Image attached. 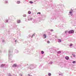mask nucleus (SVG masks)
<instances>
[{
    "instance_id": "14",
    "label": "nucleus",
    "mask_w": 76,
    "mask_h": 76,
    "mask_svg": "<svg viewBox=\"0 0 76 76\" xmlns=\"http://www.w3.org/2000/svg\"><path fill=\"white\" fill-rule=\"evenodd\" d=\"M48 76H51V74L50 73H49L48 75Z\"/></svg>"
},
{
    "instance_id": "8",
    "label": "nucleus",
    "mask_w": 76,
    "mask_h": 76,
    "mask_svg": "<svg viewBox=\"0 0 76 76\" xmlns=\"http://www.w3.org/2000/svg\"><path fill=\"white\" fill-rule=\"evenodd\" d=\"M16 66H17L16 64H14L13 65V67H16Z\"/></svg>"
},
{
    "instance_id": "7",
    "label": "nucleus",
    "mask_w": 76,
    "mask_h": 76,
    "mask_svg": "<svg viewBox=\"0 0 76 76\" xmlns=\"http://www.w3.org/2000/svg\"><path fill=\"white\" fill-rule=\"evenodd\" d=\"M23 17H26V14H24L23 15Z\"/></svg>"
},
{
    "instance_id": "6",
    "label": "nucleus",
    "mask_w": 76,
    "mask_h": 76,
    "mask_svg": "<svg viewBox=\"0 0 76 76\" xmlns=\"http://www.w3.org/2000/svg\"><path fill=\"white\" fill-rule=\"evenodd\" d=\"M20 3V1H18L17 2V4H19Z\"/></svg>"
},
{
    "instance_id": "24",
    "label": "nucleus",
    "mask_w": 76,
    "mask_h": 76,
    "mask_svg": "<svg viewBox=\"0 0 76 76\" xmlns=\"http://www.w3.org/2000/svg\"><path fill=\"white\" fill-rule=\"evenodd\" d=\"M15 42H16V40H15Z\"/></svg>"
},
{
    "instance_id": "15",
    "label": "nucleus",
    "mask_w": 76,
    "mask_h": 76,
    "mask_svg": "<svg viewBox=\"0 0 76 76\" xmlns=\"http://www.w3.org/2000/svg\"><path fill=\"white\" fill-rule=\"evenodd\" d=\"M72 45V44H70V45H69V46H70V47H71V46H72V45Z\"/></svg>"
},
{
    "instance_id": "26",
    "label": "nucleus",
    "mask_w": 76,
    "mask_h": 76,
    "mask_svg": "<svg viewBox=\"0 0 76 76\" xmlns=\"http://www.w3.org/2000/svg\"><path fill=\"white\" fill-rule=\"evenodd\" d=\"M72 15H73V14H72Z\"/></svg>"
},
{
    "instance_id": "13",
    "label": "nucleus",
    "mask_w": 76,
    "mask_h": 76,
    "mask_svg": "<svg viewBox=\"0 0 76 76\" xmlns=\"http://www.w3.org/2000/svg\"><path fill=\"white\" fill-rule=\"evenodd\" d=\"M41 54H44V52L43 51H42L41 52Z\"/></svg>"
},
{
    "instance_id": "2",
    "label": "nucleus",
    "mask_w": 76,
    "mask_h": 76,
    "mask_svg": "<svg viewBox=\"0 0 76 76\" xmlns=\"http://www.w3.org/2000/svg\"><path fill=\"white\" fill-rule=\"evenodd\" d=\"M65 58L66 60H69V57L68 56H66L65 57Z\"/></svg>"
},
{
    "instance_id": "1",
    "label": "nucleus",
    "mask_w": 76,
    "mask_h": 76,
    "mask_svg": "<svg viewBox=\"0 0 76 76\" xmlns=\"http://www.w3.org/2000/svg\"><path fill=\"white\" fill-rule=\"evenodd\" d=\"M74 33V31L73 30H71L69 31L68 33L69 34H73Z\"/></svg>"
},
{
    "instance_id": "18",
    "label": "nucleus",
    "mask_w": 76,
    "mask_h": 76,
    "mask_svg": "<svg viewBox=\"0 0 76 76\" xmlns=\"http://www.w3.org/2000/svg\"><path fill=\"white\" fill-rule=\"evenodd\" d=\"M5 3H8V1H5Z\"/></svg>"
},
{
    "instance_id": "12",
    "label": "nucleus",
    "mask_w": 76,
    "mask_h": 76,
    "mask_svg": "<svg viewBox=\"0 0 76 76\" xmlns=\"http://www.w3.org/2000/svg\"><path fill=\"white\" fill-rule=\"evenodd\" d=\"M29 2L30 3H31V4L33 3V2H32V1H30Z\"/></svg>"
},
{
    "instance_id": "25",
    "label": "nucleus",
    "mask_w": 76,
    "mask_h": 76,
    "mask_svg": "<svg viewBox=\"0 0 76 76\" xmlns=\"http://www.w3.org/2000/svg\"><path fill=\"white\" fill-rule=\"evenodd\" d=\"M71 58H72V56H71Z\"/></svg>"
},
{
    "instance_id": "21",
    "label": "nucleus",
    "mask_w": 76,
    "mask_h": 76,
    "mask_svg": "<svg viewBox=\"0 0 76 76\" xmlns=\"http://www.w3.org/2000/svg\"><path fill=\"white\" fill-rule=\"evenodd\" d=\"M47 42L48 43H50V41H48Z\"/></svg>"
},
{
    "instance_id": "17",
    "label": "nucleus",
    "mask_w": 76,
    "mask_h": 76,
    "mask_svg": "<svg viewBox=\"0 0 76 76\" xmlns=\"http://www.w3.org/2000/svg\"><path fill=\"white\" fill-rule=\"evenodd\" d=\"M8 76H11V75L10 74H9Z\"/></svg>"
},
{
    "instance_id": "9",
    "label": "nucleus",
    "mask_w": 76,
    "mask_h": 76,
    "mask_svg": "<svg viewBox=\"0 0 76 76\" xmlns=\"http://www.w3.org/2000/svg\"><path fill=\"white\" fill-rule=\"evenodd\" d=\"M61 42V39H59L58 40V42Z\"/></svg>"
},
{
    "instance_id": "23",
    "label": "nucleus",
    "mask_w": 76,
    "mask_h": 76,
    "mask_svg": "<svg viewBox=\"0 0 76 76\" xmlns=\"http://www.w3.org/2000/svg\"><path fill=\"white\" fill-rule=\"evenodd\" d=\"M32 18H31V19H30V20H32Z\"/></svg>"
},
{
    "instance_id": "22",
    "label": "nucleus",
    "mask_w": 76,
    "mask_h": 76,
    "mask_svg": "<svg viewBox=\"0 0 76 76\" xmlns=\"http://www.w3.org/2000/svg\"><path fill=\"white\" fill-rule=\"evenodd\" d=\"M67 31H65V34H66V33H67Z\"/></svg>"
},
{
    "instance_id": "11",
    "label": "nucleus",
    "mask_w": 76,
    "mask_h": 76,
    "mask_svg": "<svg viewBox=\"0 0 76 76\" xmlns=\"http://www.w3.org/2000/svg\"><path fill=\"white\" fill-rule=\"evenodd\" d=\"M28 14H31V11H29L28 12Z\"/></svg>"
},
{
    "instance_id": "16",
    "label": "nucleus",
    "mask_w": 76,
    "mask_h": 76,
    "mask_svg": "<svg viewBox=\"0 0 76 76\" xmlns=\"http://www.w3.org/2000/svg\"><path fill=\"white\" fill-rule=\"evenodd\" d=\"M72 63H76V61H73V62H72Z\"/></svg>"
},
{
    "instance_id": "27",
    "label": "nucleus",
    "mask_w": 76,
    "mask_h": 76,
    "mask_svg": "<svg viewBox=\"0 0 76 76\" xmlns=\"http://www.w3.org/2000/svg\"><path fill=\"white\" fill-rule=\"evenodd\" d=\"M29 75V76H30V75Z\"/></svg>"
},
{
    "instance_id": "20",
    "label": "nucleus",
    "mask_w": 76,
    "mask_h": 76,
    "mask_svg": "<svg viewBox=\"0 0 76 76\" xmlns=\"http://www.w3.org/2000/svg\"><path fill=\"white\" fill-rule=\"evenodd\" d=\"M34 36H35V34H33V35L32 36H33V37H34Z\"/></svg>"
},
{
    "instance_id": "3",
    "label": "nucleus",
    "mask_w": 76,
    "mask_h": 76,
    "mask_svg": "<svg viewBox=\"0 0 76 76\" xmlns=\"http://www.w3.org/2000/svg\"><path fill=\"white\" fill-rule=\"evenodd\" d=\"M44 37V38H46L47 37V36H46V34H44L43 35Z\"/></svg>"
},
{
    "instance_id": "19",
    "label": "nucleus",
    "mask_w": 76,
    "mask_h": 76,
    "mask_svg": "<svg viewBox=\"0 0 76 76\" xmlns=\"http://www.w3.org/2000/svg\"><path fill=\"white\" fill-rule=\"evenodd\" d=\"M37 14H41V12H38L37 13Z\"/></svg>"
},
{
    "instance_id": "5",
    "label": "nucleus",
    "mask_w": 76,
    "mask_h": 76,
    "mask_svg": "<svg viewBox=\"0 0 76 76\" xmlns=\"http://www.w3.org/2000/svg\"><path fill=\"white\" fill-rule=\"evenodd\" d=\"M73 13V10H72L71 11H69L70 14H71V13Z\"/></svg>"
},
{
    "instance_id": "10",
    "label": "nucleus",
    "mask_w": 76,
    "mask_h": 76,
    "mask_svg": "<svg viewBox=\"0 0 76 76\" xmlns=\"http://www.w3.org/2000/svg\"><path fill=\"white\" fill-rule=\"evenodd\" d=\"M72 56H73V57H75V55L74 54H72Z\"/></svg>"
},
{
    "instance_id": "4",
    "label": "nucleus",
    "mask_w": 76,
    "mask_h": 76,
    "mask_svg": "<svg viewBox=\"0 0 76 76\" xmlns=\"http://www.w3.org/2000/svg\"><path fill=\"white\" fill-rule=\"evenodd\" d=\"M17 22L18 23H20V20H18V21H17Z\"/></svg>"
}]
</instances>
